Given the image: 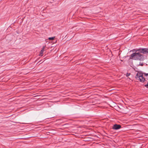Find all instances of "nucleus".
Wrapping results in <instances>:
<instances>
[{
	"mask_svg": "<svg viewBox=\"0 0 148 148\" xmlns=\"http://www.w3.org/2000/svg\"><path fill=\"white\" fill-rule=\"evenodd\" d=\"M121 127V125L117 124H114L112 127V128L116 130H118Z\"/></svg>",
	"mask_w": 148,
	"mask_h": 148,
	"instance_id": "4",
	"label": "nucleus"
},
{
	"mask_svg": "<svg viewBox=\"0 0 148 148\" xmlns=\"http://www.w3.org/2000/svg\"><path fill=\"white\" fill-rule=\"evenodd\" d=\"M143 75L146 77H148V73L138 72L135 76V78L136 79L139 80L140 82L144 83L146 80L143 77Z\"/></svg>",
	"mask_w": 148,
	"mask_h": 148,
	"instance_id": "2",
	"label": "nucleus"
},
{
	"mask_svg": "<svg viewBox=\"0 0 148 148\" xmlns=\"http://www.w3.org/2000/svg\"><path fill=\"white\" fill-rule=\"evenodd\" d=\"M138 51L141 53H142L144 54H147L148 53V48H140L138 49L136 51V52Z\"/></svg>",
	"mask_w": 148,
	"mask_h": 148,
	"instance_id": "3",
	"label": "nucleus"
},
{
	"mask_svg": "<svg viewBox=\"0 0 148 148\" xmlns=\"http://www.w3.org/2000/svg\"><path fill=\"white\" fill-rule=\"evenodd\" d=\"M144 86L145 87L147 88H148V82L147 84H145L144 85Z\"/></svg>",
	"mask_w": 148,
	"mask_h": 148,
	"instance_id": "7",
	"label": "nucleus"
},
{
	"mask_svg": "<svg viewBox=\"0 0 148 148\" xmlns=\"http://www.w3.org/2000/svg\"><path fill=\"white\" fill-rule=\"evenodd\" d=\"M45 46H43V47L42 50H41L40 51V52L39 56H42V54L43 53V52L45 51L44 49H45Z\"/></svg>",
	"mask_w": 148,
	"mask_h": 148,
	"instance_id": "5",
	"label": "nucleus"
},
{
	"mask_svg": "<svg viewBox=\"0 0 148 148\" xmlns=\"http://www.w3.org/2000/svg\"><path fill=\"white\" fill-rule=\"evenodd\" d=\"M54 38H55L54 37H51L49 38L48 39L49 40H54Z\"/></svg>",
	"mask_w": 148,
	"mask_h": 148,
	"instance_id": "6",
	"label": "nucleus"
},
{
	"mask_svg": "<svg viewBox=\"0 0 148 148\" xmlns=\"http://www.w3.org/2000/svg\"><path fill=\"white\" fill-rule=\"evenodd\" d=\"M130 73H127V74H126V76L127 77L129 76H130Z\"/></svg>",
	"mask_w": 148,
	"mask_h": 148,
	"instance_id": "8",
	"label": "nucleus"
},
{
	"mask_svg": "<svg viewBox=\"0 0 148 148\" xmlns=\"http://www.w3.org/2000/svg\"><path fill=\"white\" fill-rule=\"evenodd\" d=\"M131 58L134 60L143 61L145 59L144 55L139 52L133 53L130 55Z\"/></svg>",
	"mask_w": 148,
	"mask_h": 148,
	"instance_id": "1",
	"label": "nucleus"
},
{
	"mask_svg": "<svg viewBox=\"0 0 148 148\" xmlns=\"http://www.w3.org/2000/svg\"><path fill=\"white\" fill-rule=\"evenodd\" d=\"M140 65L141 66H143V63H141V64H140Z\"/></svg>",
	"mask_w": 148,
	"mask_h": 148,
	"instance_id": "9",
	"label": "nucleus"
}]
</instances>
